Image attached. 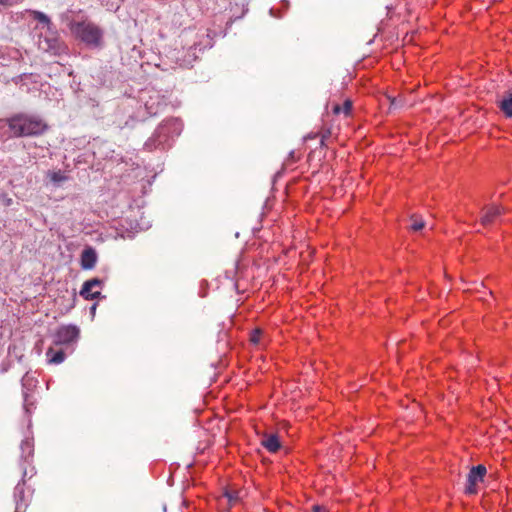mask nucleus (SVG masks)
<instances>
[{
	"instance_id": "nucleus-2",
	"label": "nucleus",
	"mask_w": 512,
	"mask_h": 512,
	"mask_svg": "<svg viewBox=\"0 0 512 512\" xmlns=\"http://www.w3.org/2000/svg\"><path fill=\"white\" fill-rule=\"evenodd\" d=\"M27 14L33 17L34 20L39 21L46 28L45 35H40L38 40L39 48L50 52L52 55H59L65 46L59 38L56 30L52 29L51 19L38 10H26Z\"/></svg>"
},
{
	"instance_id": "nucleus-23",
	"label": "nucleus",
	"mask_w": 512,
	"mask_h": 512,
	"mask_svg": "<svg viewBox=\"0 0 512 512\" xmlns=\"http://www.w3.org/2000/svg\"><path fill=\"white\" fill-rule=\"evenodd\" d=\"M313 512H327L326 508L323 506H314Z\"/></svg>"
},
{
	"instance_id": "nucleus-1",
	"label": "nucleus",
	"mask_w": 512,
	"mask_h": 512,
	"mask_svg": "<svg viewBox=\"0 0 512 512\" xmlns=\"http://www.w3.org/2000/svg\"><path fill=\"white\" fill-rule=\"evenodd\" d=\"M7 125L11 137L40 136L48 130L49 126L39 116L18 113L0 120V125Z\"/></svg>"
},
{
	"instance_id": "nucleus-4",
	"label": "nucleus",
	"mask_w": 512,
	"mask_h": 512,
	"mask_svg": "<svg viewBox=\"0 0 512 512\" xmlns=\"http://www.w3.org/2000/svg\"><path fill=\"white\" fill-rule=\"evenodd\" d=\"M71 31L76 38L89 46H99L103 37L102 30L90 21L75 22L71 26Z\"/></svg>"
},
{
	"instance_id": "nucleus-14",
	"label": "nucleus",
	"mask_w": 512,
	"mask_h": 512,
	"mask_svg": "<svg viewBox=\"0 0 512 512\" xmlns=\"http://www.w3.org/2000/svg\"><path fill=\"white\" fill-rule=\"evenodd\" d=\"M47 361L50 364H60L66 359V354L62 349H56L54 346H50V348L46 352Z\"/></svg>"
},
{
	"instance_id": "nucleus-22",
	"label": "nucleus",
	"mask_w": 512,
	"mask_h": 512,
	"mask_svg": "<svg viewBox=\"0 0 512 512\" xmlns=\"http://www.w3.org/2000/svg\"><path fill=\"white\" fill-rule=\"evenodd\" d=\"M14 3L13 0H0V5H3V6H12Z\"/></svg>"
},
{
	"instance_id": "nucleus-11",
	"label": "nucleus",
	"mask_w": 512,
	"mask_h": 512,
	"mask_svg": "<svg viewBox=\"0 0 512 512\" xmlns=\"http://www.w3.org/2000/svg\"><path fill=\"white\" fill-rule=\"evenodd\" d=\"M263 448L271 453H276L281 448L280 440L275 433H266L260 441Z\"/></svg>"
},
{
	"instance_id": "nucleus-7",
	"label": "nucleus",
	"mask_w": 512,
	"mask_h": 512,
	"mask_svg": "<svg viewBox=\"0 0 512 512\" xmlns=\"http://www.w3.org/2000/svg\"><path fill=\"white\" fill-rule=\"evenodd\" d=\"M101 291L102 281L98 279H92L83 283L80 295L83 296L85 300H95L99 298Z\"/></svg>"
},
{
	"instance_id": "nucleus-12",
	"label": "nucleus",
	"mask_w": 512,
	"mask_h": 512,
	"mask_svg": "<svg viewBox=\"0 0 512 512\" xmlns=\"http://www.w3.org/2000/svg\"><path fill=\"white\" fill-rule=\"evenodd\" d=\"M331 106L332 114L335 116L350 117L352 115L353 103L349 98L345 99L342 104L332 102Z\"/></svg>"
},
{
	"instance_id": "nucleus-5",
	"label": "nucleus",
	"mask_w": 512,
	"mask_h": 512,
	"mask_svg": "<svg viewBox=\"0 0 512 512\" xmlns=\"http://www.w3.org/2000/svg\"><path fill=\"white\" fill-rule=\"evenodd\" d=\"M79 330L75 325H62L59 326L53 336V343L55 346L68 345L76 342Z\"/></svg>"
},
{
	"instance_id": "nucleus-17",
	"label": "nucleus",
	"mask_w": 512,
	"mask_h": 512,
	"mask_svg": "<svg viewBox=\"0 0 512 512\" xmlns=\"http://www.w3.org/2000/svg\"><path fill=\"white\" fill-rule=\"evenodd\" d=\"M220 501L226 500L229 506H235L240 500L239 492L236 490H226L219 498Z\"/></svg>"
},
{
	"instance_id": "nucleus-18",
	"label": "nucleus",
	"mask_w": 512,
	"mask_h": 512,
	"mask_svg": "<svg viewBox=\"0 0 512 512\" xmlns=\"http://www.w3.org/2000/svg\"><path fill=\"white\" fill-rule=\"evenodd\" d=\"M332 130L331 128L329 127H322L319 132L315 135H308L305 137V139H313L317 136H319L321 138L320 140V144L321 146H325L326 145V140H328L331 136H332Z\"/></svg>"
},
{
	"instance_id": "nucleus-20",
	"label": "nucleus",
	"mask_w": 512,
	"mask_h": 512,
	"mask_svg": "<svg viewBox=\"0 0 512 512\" xmlns=\"http://www.w3.org/2000/svg\"><path fill=\"white\" fill-rule=\"evenodd\" d=\"M48 176L50 181L53 183H61L64 182V180L68 179V176L66 175L65 171L61 169L50 170Z\"/></svg>"
},
{
	"instance_id": "nucleus-3",
	"label": "nucleus",
	"mask_w": 512,
	"mask_h": 512,
	"mask_svg": "<svg viewBox=\"0 0 512 512\" xmlns=\"http://www.w3.org/2000/svg\"><path fill=\"white\" fill-rule=\"evenodd\" d=\"M35 473L36 471L34 467H30L29 469L24 467V471L22 472V479L14 488V512H25L28 508L33 495V491L26 487V479H31Z\"/></svg>"
},
{
	"instance_id": "nucleus-19",
	"label": "nucleus",
	"mask_w": 512,
	"mask_h": 512,
	"mask_svg": "<svg viewBox=\"0 0 512 512\" xmlns=\"http://www.w3.org/2000/svg\"><path fill=\"white\" fill-rule=\"evenodd\" d=\"M250 342L255 345L265 344V333L260 328L253 329L250 333Z\"/></svg>"
},
{
	"instance_id": "nucleus-6",
	"label": "nucleus",
	"mask_w": 512,
	"mask_h": 512,
	"mask_svg": "<svg viewBox=\"0 0 512 512\" xmlns=\"http://www.w3.org/2000/svg\"><path fill=\"white\" fill-rule=\"evenodd\" d=\"M487 470L482 464H478L476 467H472L470 472L468 473V484L466 487V492L469 495H473L476 490V486L478 482L483 481Z\"/></svg>"
},
{
	"instance_id": "nucleus-15",
	"label": "nucleus",
	"mask_w": 512,
	"mask_h": 512,
	"mask_svg": "<svg viewBox=\"0 0 512 512\" xmlns=\"http://www.w3.org/2000/svg\"><path fill=\"white\" fill-rule=\"evenodd\" d=\"M498 108L506 117H512V94H505L498 101Z\"/></svg>"
},
{
	"instance_id": "nucleus-16",
	"label": "nucleus",
	"mask_w": 512,
	"mask_h": 512,
	"mask_svg": "<svg viewBox=\"0 0 512 512\" xmlns=\"http://www.w3.org/2000/svg\"><path fill=\"white\" fill-rule=\"evenodd\" d=\"M182 126V122L179 118H169L163 121L160 128L163 130L171 129L173 133L180 134Z\"/></svg>"
},
{
	"instance_id": "nucleus-9",
	"label": "nucleus",
	"mask_w": 512,
	"mask_h": 512,
	"mask_svg": "<svg viewBox=\"0 0 512 512\" xmlns=\"http://www.w3.org/2000/svg\"><path fill=\"white\" fill-rule=\"evenodd\" d=\"M21 452H22V463H21V469L22 472L24 471V467H27L28 469L30 467H33L32 463V457L34 452V443L33 439L26 438L21 443Z\"/></svg>"
},
{
	"instance_id": "nucleus-21",
	"label": "nucleus",
	"mask_w": 512,
	"mask_h": 512,
	"mask_svg": "<svg viewBox=\"0 0 512 512\" xmlns=\"http://www.w3.org/2000/svg\"><path fill=\"white\" fill-rule=\"evenodd\" d=\"M410 227L415 232L421 231L424 227V222L420 218H413Z\"/></svg>"
},
{
	"instance_id": "nucleus-10",
	"label": "nucleus",
	"mask_w": 512,
	"mask_h": 512,
	"mask_svg": "<svg viewBox=\"0 0 512 512\" xmlns=\"http://www.w3.org/2000/svg\"><path fill=\"white\" fill-rule=\"evenodd\" d=\"M502 213V208L499 205H489L483 208L481 214V223L488 225L496 221V218Z\"/></svg>"
},
{
	"instance_id": "nucleus-13",
	"label": "nucleus",
	"mask_w": 512,
	"mask_h": 512,
	"mask_svg": "<svg viewBox=\"0 0 512 512\" xmlns=\"http://www.w3.org/2000/svg\"><path fill=\"white\" fill-rule=\"evenodd\" d=\"M97 261V255L93 247H86L83 249L81 254V266L84 269H91L95 267Z\"/></svg>"
},
{
	"instance_id": "nucleus-8",
	"label": "nucleus",
	"mask_w": 512,
	"mask_h": 512,
	"mask_svg": "<svg viewBox=\"0 0 512 512\" xmlns=\"http://www.w3.org/2000/svg\"><path fill=\"white\" fill-rule=\"evenodd\" d=\"M164 106V97L157 92L151 94L149 98L145 101L146 111L150 116H156L157 114H159Z\"/></svg>"
}]
</instances>
